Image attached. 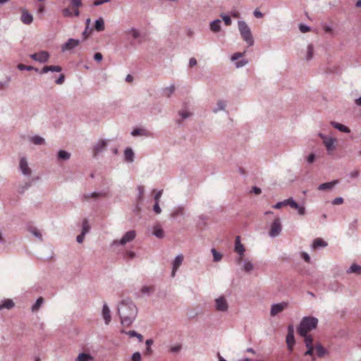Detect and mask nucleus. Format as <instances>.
Returning a JSON list of instances; mask_svg holds the SVG:
<instances>
[{
	"instance_id": "f03ea898",
	"label": "nucleus",
	"mask_w": 361,
	"mask_h": 361,
	"mask_svg": "<svg viewBox=\"0 0 361 361\" xmlns=\"http://www.w3.org/2000/svg\"><path fill=\"white\" fill-rule=\"evenodd\" d=\"M317 319L313 317H305L302 318L298 327V334L303 338L311 337L307 333L317 326Z\"/></svg>"
},
{
	"instance_id": "13d9d810",
	"label": "nucleus",
	"mask_w": 361,
	"mask_h": 361,
	"mask_svg": "<svg viewBox=\"0 0 361 361\" xmlns=\"http://www.w3.org/2000/svg\"><path fill=\"white\" fill-rule=\"evenodd\" d=\"M62 12H63V15L64 16H72V11H71L70 8H64Z\"/></svg>"
},
{
	"instance_id": "de8ad7c7",
	"label": "nucleus",
	"mask_w": 361,
	"mask_h": 361,
	"mask_svg": "<svg viewBox=\"0 0 361 361\" xmlns=\"http://www.w3.org/2000/svg\"><path fill=\"white\" fill-rule=\"evenodd\" d=\"M218 109L214 110V112H216L217 111H221L224 110L225 108V103L222 100H219L217 103Z\"/></svg>"
},
{
	"instance_id": "4be33fe9",
	"label": "nucleus",
	"mask_w": 361,
	"mask_h": 361,
	"mask_svg": "<svg viewBox=\"0 0 361 361\" xmlns=\"http://www.w3.org/2000/svg\"><path fill=\"white\" fill-rule=\"evenodd\" d=\"M49 71L59 73L61 71V68L59 66H45L42 69V74H45Z\"/></svg>"
},
{
	"instance_id": "603ef678",
	"label": "nucleus",
	"mask_w": 361,
	"mask_h": 361,
	"mask_svg": "<svg viewBox=\"0 0 361 361\" xmlns=\"http://www.w3.org/2000/svg\"><path fill=\"white\" fill-rule=\"evenodd\" d=\"M135 256V253L131 251H128L126 252L125 258L132 259Z\"/></svg>"
},
{
	"instance_id": "052dcab7",
	"label": "nucleus",
	"mask_w": 361,
	"mask_h": 361,
	"mask_svg": "<svg viewBox=\"0 0 361 361\" xmlns=\"http://www.w3.org/2000/svg\"><path fill=\"white\" fill-rule=\"evenodd\" d=\"M152 290V286H145L143 288H142V293H149Z\"/></svg>"
},
{
	"instance_id": "09e8293b",
	"label": "nucleus",
	"mask_w": 361,
	"mask_h": 361,
	"mask_svg": "<svg viewBox=\"0 0 361 361\" xmlns=\"http://www.w3.org/2000/svg\"><path fill=\"white\" fill-rule=\"evenodd\" d=\"M180 349H181V345L179 344H177L176 345H173L170 348L171 353H178Z\"/></svg>"
},
{
	"instance_id": "9b49d317",
	"label": "nucleus",
	"mask_w": 361,
	"mask_h": 361,
	"mask_svg": "<svg viewBox=\"0 0 361 361\" xmlns=\"http://www.w3.org/2000/svg\"><path fill=\"white\" fill-rule=\"evenodd\" d=\"M286 345H288V351H293V345H295V338H293V329L292 326L288 327V335L286 338Z\"/></svg>"
},
{
	"instance_id": "ddd939ff",
	"label": "nucleus",
	"mask_w": 361,
	"mask_h": 361,
	"mask_svg": "<svg viewBox=\"0 0 361 361\" xmlns=\"http://www.w3.org/2000/svg\"><path fill=\"white\" fill-rule=\"evenodd\" d=\"M80 44V41L75 39H69L62 46V51H71Z\"/></svg>"
},
{
	"instance_id": "b1692460",
	"label": "nucleus",
	"mask_w": 361,
	"mask_h": 361,
	"mask_svg": "<svg viewBox=\"0 0 361 361\" xmlns=\"http://www.w3.org/2000/svg\"><path fill=\"white\" fill-rule=\"evenodd\" d=\"M313 348H314L315 353H317V357H324L326 353V349H324L321 344L317 343L313 345Z\"/></svg>"
},
{
	"instance_id": "2eb2a0df",
	"label": "nucleus",
	"mask_w": 361,
	"mask_h": 361,
	"mask_svg": "<svg viewBox=\"0 0 361 361\" xmlns=\"http://www.w3.org/2000/svg\"><path fill=\"white\" fill-rule=\"evenodd\" d=\"M183 255H178L176 257H175L174 261H173L172 273H171V276H172V277L175 276L176 271H177L179 267L183 264Z\"/></svg>"
},
{
	"instance_id": "5fc2aeb1",
	"label": "nucleus",
	"mask_w": 361,
	"mask_h": 361,
	"mask_svg": "<svg viewBox=\"0 0 361 361\" xmlns=\"http://www.w3.org/2000/svg\"><path fill=\"white\" fill-rule=\"evenodd\" d=\"M109 1H110V0H96L94 1V6H100L104 3H107Z\"/></svg>"
},
{
	"instance_id": "1a4fd4ad",
	"label": "nucleus",
	"mask_w": 361,
	"mask_h": 361,
	"mask_svg": "<svg viewBox=\"0 0 361 361\" xmlns=\"http://www.w3.org/2000/svg\"><path fill=\"white\" fill-rule=\"evenodd\" d=\"M287 307H288V303H287L286 302H282L281 303L272 305L271 308V316H276L277 314L283 312L285 309H286Z\"/></svg>"
},
{
	"instance_id": "c756f323",
	"label": "nucleus",
	"mask_w": 361,
	"mask_h": 361,
	"mask_svg": "<svg viewBox=\"0 0 361 361\" xmlns=\"http://www.w3.org/2000/svg\"><path fill=\"white\" fill-rule=\"evenodd\" d=\"M92 360V357L87 353H80L78 355L77 360L75 361H91Z\"/></svg>"
},
{
	"instance_id": "bb28decb",
	"label": "nucleus",
	"mask_w": 361,
	"mask_h": 361,
	"mask_svg": "<svg viewBox=\"0 0 361 361\" xmlns=\"http://www.w3.org/2000/svg\"><path fill=\"white\" fill-rule=\"evenodd\" d=\"M152 234L159 238H163V237H164V233L160 226H155V227H154Z\"/></svg>"
},
{
	"instance_id": "aec40b11",
	"label": "nucleus",
	"mask_w": 361,
	"mask_h": 361,
	"mask_svg": "<svg viewBox=\"0 0 361 361\" xmlns=\"http://www.w3.org/2000/svg\"><path fill=\"white\" fill-rule=\"evenodd\" d=\"M20 19L23 23H32L33 18H32V14L30 12H28L25 9H23L22 11Z\"/></svg>"
},
{
	"instance_id": "dca6fc26",
	"label": "nucleus",
	"mask_w": 361,
	"mask_h": 361,
	"mask_svg": "<svg viewBox=\"0 0 361 361\" xmlns=\"http://www.w3.org/2000/svg\"><path fill=\"white\" fill-rule=\"evenodd\" d=\"M312 342L313 339L312 337H306V339H305V344H306L307 348V351L305 353V355H313L314 348L313 344H312Z\"/></svg>"
},
{
	"instance_id": "6e6552de",
	"label": "nucleus",
	"mask_w": 361,
	"mask_h": 361,
	"mask_svg": "<svg viewBox=\"0 0 361 361\" xmlns=\"http://www.w3.org/2000/svg\"><path fill=\"white\" fill-rule=\"evenodd\" d=\"M322 139H323V143L324 145H325L326 150L329 152V154H331L334 149H336L334 147V142H336L335 138H332L331 137H326V136H321Z\"/></svg>"
},
{
	"instance_id": "e2e57ef3",
	"label": "nucleus",
	"mask_w": 361,
	"mask_h": 361,
	"mask_svg": "<svg viewBox=\"0 0 361 361\" xmlns=\"http://www.w3.org/2000/svg\"><path fill=\"white\" fill-rule=\"evenodd\" d=\"M63 81L64 76L63 75H59V78H57L56 81H55V82H56L57 85H62L63 83Z\"/></svg>"
},
{
	"instance_id": "6ab92c4d",
	"label": "nucleus",
	"mask_w": 361,
	"mask_h": 361,
	"mask_svg": "<svg viewBox=\"0 0 361 361\" xmlns=\"http://www.w3.org/2000/svg\"><path fill=\"white\" fill-rule=\"evenodd\" d=\"M14 303L11 299H5L4 301H1L0 303V310H11L13 308Z\"/></svg>"
},
{
	"instance_id": "c9c22d12",
	"label": "nucleus",
	"mask_w": 361,
	"mask_h": 361,
	"mask_svg": "<svg viewBox=\"0 0 361 361\" xmlns=\"http://www.w3.org/2000/svg\"><path fill=\"white\" fill-rule=\"evenodd\" d=\"M212 253H213L214 261L219 262L222 259V255L216 252L214 248L212 249Z\"/></svg>"
},
{
	"instance_id": "20e7f679",
	"label": "nucleus",
	"mask_w": 361,
	"mask_h": 361,
	"mask_svg": "<svg viewBox=\"0 0 361 361\" xmlns=\"http://www.w3.org/2000/svg\"><path fill=\"white\" fill-rule=\"evenodd\" d=\"M96 30L97 32H102L104 30V24H86L85 30L82 32V37L85 40L90 36L91 33Z\"/></svg>"
},
{
	"instance_id": "c85d7f7f",
	"label": "nucleus",
	"mask_w": 361,
	"mask_h": 361,
	"mask_svg": "<svg viewBox=\"0 0 361 361\" xmlns=\"http://www.w3.org/2000/svg\"><path fill=\"white\" fill-rule=\"evenodd\" d=\"M30 142L35 145H40L44 144V139L38 135H35L30 137Z\"/></svg>"
},
{
	"instance_id": "f3484780",
	"label": "nucleus",
	"mask_w": 361,
	"mask_h": 361,
	"mask_svg": "<svg viewBox=\"0 0 361 361\" xmlns=\"http://www.w3.org/2000/svg\"><path fill=\"white\" fill-rule=\"evenodd\" d=\"M20 169H21L22 173L25 176L30 174V169L28 167L26 159L24 157L20 159Z\"/></svg>"
},
{
	"instance_id": "49530a36",
	"label": "nucleus",
	"mask_w": 361,
	"mask_h": 361,
	"mask_svg": "<svg viewBox=\"0 0 361 361\" xmlns=\"http://www.w3.org/2000/svg\"><path fill=\"white\" fill-rule=\"evenodd\" d=\"M243 56V52H236L232 55L231 57V60L233 61H237L238 59L241 58Z\"/></svg>"
},
{
	"instance_id": "cd10ccee",
	"label": "nucleus",
	"mask_w": 361,
	"mask_h": 361,
	"mask_svg": "<svg viewBox=\"0 0 361 361\" xmlns=\"http://www.w3.org/2000/svg\"><path fill=\"white\" fill-rule=\"evenodd\" d=\"M124 155L126 161L128 162L133 161L134 154L130 148L126 149Z\"/></svg>"
},
{
	"instance_id": "39448f33",
	"label": "nucleus",
	"mask_w": 361,
	"mask_h": 361,
	"mask_svg": "<svg viewBox=\"0 0 361 361\" xmlns=\"http://www.w3.org/2000/svg\"><path fill=\"white\" fill-rule=\"evenodd\" d=\"M240 32L241 37L246 41L249 46L253 44V39L252 38L251 31L247 24H240Z\"/></svg>"
},
{
	"instance_id": "412c9836",
	"label": "nucleus",
	"mask_w": 361,
	"mask_h": 361,
	"mask_svg": "<svg viewBox=\"0 0 361 361\" xmlns=\"http://www.w3.org/2000/svg\"><path fill=\"white\" fill-rule=\"evenodd\" d=\"M102 317H104L106 324H109L111 322V314H109V307L106 305H104V307H102Z\"/></svg>"
},
{
	"instance_id": "69168bd1",
	"label": "nucleus",
	"mask_w": 361,
	"mask_h": 361,
	"mask_svg": "<svg viewBox=\"0 0 361 361\" xmlns=\"http://www.w3.org/2000/svg\"><path fill=\"white\" fill-rule=\"evenodd\" d=\"M154 212L157 214L161 213V208L159 206V202H155V205H154Z\"/></svg>"
},
{
	"instance_id": "4d7b16f0",
	"label": "nucleus",
	"mask_w": 361,
	"mask_h": 361,
	"mask_svg": "<svg viewBox=\"0 0 361 361\" xmlns=\"http://www.w3.org/2000/svg\"><path fill=\"white\" fill-rule=\"evenodd\" d=\"M342 203H343V198H341V197H336L333 201V204H334V205L342 204Z\"/></svg>"
},
{
	"instance_id": "a19ab883",
	"label": "nucleus",
	"mask_w": 361,
	"mask_h": 361,
	"mask_svg": "<svg viewBox=\"0 0 361 361\" xmlns=\"http://www.w3.org/2000/svg\"><path fill=\"white\" fill-rule=\"evenodd\" d=\"M174 90L175 87L173 85H171L169 87L164 89V95H166V97H169L171 94H173Z\"/></svg>"
},
{
	"instance_id": "a878e982",
	"label": "nucleus",
	"mask_w": 361,
	"mask_h": 361,
	"mask_svg": "<svg viewBox=\"0 0 361 361\" xmlns=\"http://www.w3.org/2000/svg\"><path fill=\"white\" fill-rule=\"evenodd\" d=\"M331 126L341 132L348 133L350 131L348 127L336 122H331Z\"/></svg>"
},
{
	"instance_id": "6e6d98bb",
	"label": "nucleus",
	"mask_w": 361,
	"mask_h": 361,
	"mask_svg": "<svg viewBox=\"0 0 361 361\" xmlns=\"http://www.w3.org/2000/svg\"><path fill=\"white\" fill-rule=\"evenodd\" d=\"M94 59L97 62H100L102 60V54L100 52H97L94 55Z\"/></svg>"
},
{
	"instance_id": "2f4dec72",
	"label": "nucleus",
	"mask_w": 361,
	"mask_h": 361,
	"mask_svg": "<svg viewBox=\"0 0 361 361\" xmlns=\"http://www.w3.org/2000/svg\"><path fill=\"white\" fill-rule=\"evenodd\" d=\"M18 69H19L20 71H23L24 70H26L27 71H30L32 70H35V71H37L38 69L37 68H35L32 66H26L25 64H22V63H19V65H18Z\"/></svg>"
},
{
	"instance_id": "0eeeda50",
	"label": "nucleus",
	"mask_w": 361,
	"mask_h": 361,
	"mask_svg": "<svg viewBox=\"0 0 361 361\" xmlns=\"http://www.w3.org/2000/svg\"><path fill=\"white\" fill-rule=\"evenodd\" d=\"M135 238V232L133 231H128L125 233L124 236L120 240H115V245H125Z\"/></svg>"
},
{
	"instance_id": "7c9ffc66",
	"label": "nucleus",
	"mask_w": 361,
	"mask_h": 361,
	"mask_svg": "<svg viewBox=\"0 0 361 361\" xmlns=\"http://www.w3.org/2000/svg\"><path fill=\"white\" fill-rule=\"evenodd\" d=\"M57 157H59V159L68 160L70 158V154L66 151L61 150L57 154Z\"/></svg>"
},
{
	"instance_id": "f257e3e1",
	"label": "nucleus",
	"mask_w": 361,
	"mask_h": 361,
	"mask_svg": "<svg viewBox=\"0 0 361 361\" xmlns=\"http://www.w3.org/2000/svg\"><path fill=\"white\" fill-rule=\"evenodd\" d=\"M119 317L121 324L129 326L136 316V307L132 302H121L118 306Z\"/></svg>"
},
{
	"instance_id": "4c0bfd02",
	"label": "nucleus",
	"mask_w": 361,
	"mask_h": 361,
	"mask_svg": "<svg viewBox=\"0 0 361 361\" xmlns=\"http://www.w3.org/2000/svg\"><path fill=\"white\" fill-rule=\"evenodd\" d=\"M129 34H130L131 37H133V38L135 39H140V38H142V35L136 30H130V32H129Z\"/></svg>"
},
{
	"instance_id": "58836bf2",
	"label": "nucleus",
	"mask_w": 361,
	"mask_h": 361,
	"mask_svg": "<svg viewBox=\"0 0 361 361\" xmlns=\"http://www.w3.org/2000/svg\"><path fill=\"white\" fill-rule=\"evenodd\" d=\"M244 270L246 272H250L253 270V265L250 261H245Z\"/></svg>"
},
{
	"instance_id": "0e129e2a",
	"label": "nucleus",
	"mask_w": 361,
	"mask_h": 361,
	"mask_svg": "<svg viewBox=\"0 0 361 361\" xmlns=\"http://www.w3.org/2000/svg\"><path fill=\"white\" fill-rule=\"evenodd\" d=\"M137 191H139V199L141 200L142 195H144V187L137 186Z\"/></svg>"
},
{
	"instance_id": "680f3d73",
	"label": "nucleus",
	"mask_w": 361,
	"mask_h": 361,
	"mask_svg": "<svg viewBox=\"0 0 361 361\" xmlns=\"http://www.w3.org/2000/svg\"><path fill=\"white\" fill-rule=\"evenodd\" d=\"M253 14L257 18H260L263 16L262 13L260 11H259L258 9H255Z\"/></svg>"
},
{
	"instance_id": "ea45409f",
	"label": "nucleus",
	"mask_w": 361,
	"mask_h": 361,
	"mask_svg": "<svg viewBox=\"0 0 361 361\" xmlns=\"http://www.w3.org/2000/svg\"><path fill=\"white\" fill-rule=\"evenodd\" d=\"M313 57V46L312 44H309L308 50H307V60H310Z\"/></svg>"
},
{
	"instance_id": "f704fd0d",
	"label": "nucleus",
	"mask_w": 361,
	"mask_h": 361,
	"mask_svg": "<svg viewBox=\"0 0 361 361\" xmlns=\"http://www.w3.org/2000/svg\"><path fill=\"white\" fill-rule=\"evenodd\" d=\"M350 272L357 274H361V267L357 266L356 264H353L350 267Z\"/></svg>"
},
{
	"instance_id": "3c124183",
	"label": "nucleus",
	"mask_w": 361,
	"mask_h": 361,
	"mask_svg": "<svg viewBox=\"0 0 361 361\" xmlns=\"http://www.w3.org/2000/svg\"><path fill=\"white\" fill-rule=\"evenodd\" d=\"M101 196H102V193L92 192V194H90L89 195H85V199H89L90 197L96 198V197H101Z\"/></svg>"
},
{
	"instance_id": "9d476101",
	"label": "nucleus",
	"mask_w": 361,
	"mask_h": 361,
	"mask_svg": "<svg viewBox=\"0 0 361 361\" xmlns=\"http://www.w3.org/2000/svg\"><path fill=\"white\" fill-rule=\"evenodd\" d=\"M281 229L282 227L281 226L280 219L276 218L274 221H272L271 226V230H269V235L271 237H275L280 234Z\"/></svg>"
},
{
	"instance_id": "7ed1b4c3",
	"label": "nucleus",
	"mask_w": 361,
	"mask_h": 361,
	"mask_svg": "<svg viewBox=\"0 0 361 361\" xmlns=\"http://www.w3.org/2000/svg\"><path fill=\"white\" fill-rule=\"evenodd\" d=\"M289 206L292 209H295L298 211L299 215L303 216L305 214V208L303 206H299L293 198H289L283 202H277V204L272 206L275 209H280L283 207Z\"/></svg>"
},
{
	"instance_id": "4468645a",
	"label": "nucleus",
	"mask_w": 361,
	"mask_h": 361,
	"mask_svg": "<svg viewBox=\"0 0 361 361\" xmlns=\"http://www.w3.org/2000/svg\"><path fill=\"white\" fill-rule=\"evenodd\" d=\"M214 302H216V310L220 312H226L227 310V308L228 306L227 305L226 300L224 298V296H221L216 300H214Z\"/></svg>"
},
{
	"instance_id": "a211bd4d",
	"label": "nucleus",
	"mask_w": 361,
	"mask_h": 361,
	"mask_svg": "<svg viewBox=\"0 0 361 361\" xmlns=\"http://www.w3.org/2000/svg\"><path fill=\"white\" fill-rule=\"evenodd\" d=\"M106 147V141L102 140L94 147V155L100 153Z\"/></svg>"
},
{
	"instance_id": "e433bc0d",
	"label": "nucleus",
	"mask_w": 361,
	"mask_h": 361,
	"mask_svg": "<svg viewBox=\"0 0 361 361\" xmlns=\"http://www.w3.org/2000/svg\"><path fill=\"white\" fill-rule=\"evenodd\" d=\"M89 229H90V227H89L88 221L86 219H84L83 224H82V233H83V234H86L89 232Z\"/></svg>"
},
{
	"instance_id": "338daca9",
	"label": "nucleus",
	"mask_w": 361,
	"mask_h": 361,
	"mask_svg": "<svg viewBox=\"0 0 361 361\" xmlns=\"http://www.w3.org/2000/svg\"><path fill=\"white\" fill-rule=\"evenodd\" d=\"M221 18L224 23H231V18L228 15L222 14Z\"/></svg>"
},
{
	"instance_id": "473e14b6",
	"label": "nucleus",
	"mask_w": 361,
	"mask_h": 361,
	"mask_svg": "<svg viewBox=\"0 0 361 361\" xmlns=\"http://www.w3.org/2000/svg\"><path fill=\"white\" fill-rule=\"evenodd\" d=\"M126 334L130 337H137L140 342H142V336L135 331H128L126 332Z\"/></svg>"
},
{
	"instance_id": "864d4df0",
	"label": "nucleus",
	"mask_w": 361,
	"mask_h": 361,
	"mask_svg": "<svg viewBox=\"0 0 361 361\" xmlns=\"http://www.w3.org/2000/svg\"><path fill=\"white\" fill-rule=\"evenodd\" d=\"M133 361H140V354L139 352H135L133 355V357H131Z\"/></svg>"
},
{
	"instance_id": "bf43d9fd",
	"label": "nucleus",
	"mask_w": 361,
	"mask_h": 361,
	"mask_svg": "<svg viewBox=\"0 0 361 361\" xmlns=\"http://www.w3.org/2000/svg\"><path fill=\"white\" fill-rule=\"evenodd\" d=\"M162 195V190H159L156 192L155 197H154V199H155L156 202H159V200H160L161 196Z\"/></svg>"
},
{
	"instance_id": "393cba45",
	"label": "nucleus",
	"mask_w": 361,
	"mask_h": 361,
	"mask_svg": "<svg viewBox=\"0 0 361 361\" xmlns=\"http://www.w3.org/2000/svg\"><path fill=\"white\" fill-rule=\"evenodd\" d=\"M326 246V243L323 240L322 238H317L313 240L312 247L313 249H316L318 247H325Z\"/></svg>"
},
{
	"instance_id": "f8f14e48",
	"label": "nucleus",
	"mask_w": 361,
	"mask_h": 361,
	"mask_svg": "<svg viewBox=\"0 0 361 361\" xmlns=\"http://www.w3.org/2000/svg\"><path fill=\"white\" fill-rule=\"evenodd\" d=\"M235 252L240 255V257L237 259V263L240 264L242 260L243 259V253L245 252V247L240 243V240H239V236L236 237L235 239Z\"/></svg>"
},
{
	"instance_id": "37998d69",
	"label": "nucleus",
	"mask_w": 361,
	"mask_h": 361,
	"mask_svg": "<svg viewBox=\"0 0 361 361\" xmlns=\"http://www.w3.org/2000/svg\"><path fill=\"white\" fill-rule=\"evenodd\" d=\"M71 4L73 8H79L82 6V0H71Z\"/></svg>"
},
{
	"instance_id": "774afa93",
	"label": "nucleus",
	"mask_w": 361,
	"mask_h": 361,
	"mask_svg": "<svg viewBox=\"0 0 361 361\" xmlns=\"http://www.w3.org/2000/svg\"><path fill=\"white\" fill-rule=\"evenodd\" d=\"M302 257L303 260H305V262H306L307 263L310 262V257H309V255L307 254V252H302Z\"/></svg>"
},
{
	"instance_id": "c03bdc74",
	"label": "nucleus",
	"mask_w": 361,
	"mask_h": 361,
	"mask_svg": "<svg viewBox=\"0 0 361 361\" xmlns=\"http://www.w3.org/2000/svg\"><path fill=\"white\" fill-rule=\"evenodd\" d=\"M30 232L32 233V235H35L36 238H39V240H42V238H41V233L38 230L32 228L30 230Z\"/></svg>"
},
{
	"instance_id": "72a5a7b5",
	"label": "nucleus",
	"mask_w": 361,
	"mask_h": 361,
	"mask_svg": "<svg viewBox=\"0 0 361 361\" xmlns=\"http://www.w3.org/2000/svg\"><path fill=\"white\" fill-rule=\"evenodd\" d=\"M43 302V298H39L36 300L35 305H32V312H36L37 310L40 308V306L42 305Z\"/></svg>"
},
{
	"instance_id": "5701e85b",
	"label": "nucleus",
	"mask_w": 361,
	"mask_h": 361,
	"mask_svg": "<svg viewBox=\"0 0 361 361\" xmlns=\"http://www.w3.org/2000/svg\"><path fill=\"white\" fill-rule=\"evenodd\" d=\"M336 184H338V180H334L333 182L322 183V184L319 185V190L321 191H324L326 190H331Z\"/></svg>"
},
{
	"instance_id": "a18cd8bd",
	"label": "nucleus",
	"mask_w": 361,
	"mask_h": 361,
	"mask_svg": "<svg viewBox=\"0 0 361 361\" xmlns=\"http://www.w3.org/2000/svg\"><path fill=\"white\" fill-rule=\"evenodd\" d=\"M142 132H144V130H142L141 128H135L133 130V133H131V135H133V136L143 135L144 133Z\"/></svg>"
},
{
	"instance_id": "79ce46f5",
	"label": "nucleus",
	"mask_w": 361,
	"mask_h": 361,
	"mask_svg": "<svg viewBox=\"0 0 361 361\" xmlns=\"http://www.w3.org/2000/svg\"><path fill=\"white\" fill-rule=\"evenodd\" d=\"M210 30L214 33H216L220 31V24H209Z\"/></svg>"
},
{
	"instance_id": "8fccbe9b",
	"label": "nucleus",
	"mask_w": 361,
	"mask_h": 361,
	"mask_svg": "<svg viewBox=\"0 0 361 361\" xmlns=\"http://www.w3.org/2000/svg\"><path fill=\"white\" fill-rule=\"evenodd\" d=\"M299 30H300V32H302V33H305V32L310 31V28H309V27L306 26L305 24H300V25H299Z\"/></svg>"
},
{
	"instance_id": "423d86ee",
	"label": "nucleus",
	"mask_w": 361,
	"mask_h": 361,
	"mask_svg": "<svg viewBox=\"0 0 361 361\" xmlns=\"http://www.w3.org/2000/svg\"><path fill=\"white\" fill-rule=\"evenodd\" d=\"M30 59L39 63H46L49 60V54L46 51H41L37 53L32 54L30 56Z\"/></svg>"
}]
</instances>
